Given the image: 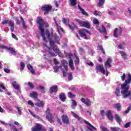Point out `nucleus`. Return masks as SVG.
<instances>
[{
  "label": "nucleus",
  "instance_id": "39",
  "mask_svg": "<svg viewBox=\"0 0 131 131\" xmlns=\"http://www.w3.org/2000/svg\"><path fill=\"white\" fill-rule=\"evenodd\" d=\"M57 28V31L58 32H63V29L61 28V26H59V24L56 25Z\"/></svg>",
  "mask_w": 131,
  "mask_h": 131
},
{
  "label": "nucleus",
  "instance_id": "32",
  "mask_svg": "<svg viewBox=\"0 0 131 131\" xmlns=\"http://www.w3.org/2000/svg\"><path fill=\"white\" fill-rule=\"evenodd\" d=\"M54 40L55 42H57V43L60 45V42H59V41H60V38H59V36L55 35Z\"/></svg>",
  "mask_w": 131,
  "mask_h": 131
},
{
  "label": "nucleus",
  "instance_id": "34",
  "mask_svg": "<svg viewBox=\"0 0 131 131\" xmlns=\"http://www.w3.org/2000/svg\"><path fill=\"white\" fill-rule=\"evenodd\" d=\"M102 30H100V32L101 33H107V31L106 30V28H105V27H104V25H102L101 26Z\"/></svg>",
  "mask_w": 131,
  "mask_h": 131
},
{
  "label": "nucleus",
  "instance_id": "9",
  "mask_svg": "<svg viewBox=\"0 0 131 131\" xmlns=\"http://www.w3.org/2000/svg\"><path fill=\"white\" fill-rule=\"evenodd\" d=\"M111 63H112V59L111 58H108L107 59L105 63V67L106 71V76H108V70H107V68H109L112 67Z\"/></svg>",
  "mask_w": 131,
  "mask_h": 131
},
{
  "label": "nucleus",
  "instance_id": "10",
  "mask_svg": "<svg viewBox=\"0 0 131 131\" xmlns=\"http://www.w3.org/2000/svg\"><path fill=\"white\" fill-rule=\"evenodd\" d=\"M85 33H89V34H90V31H88L86 29L79 30V34L81 35V37H84L85 39H88Z\"/></svg>",
  "mask_w": 131,
  "mask_h": 131
},
{
  "label": "nucleus",
  "instance_id": "28",
  "mask_svg": "<svg viewBox=\"0 0 131 131\" xmlns=\"http://www.w3.org/2000/svg\"><path fill=\"white\" fill-rule=\"evenodd\" d=\"M20 21L23 24V28H24V29H26V28H27V26H26V24H25V21H24V19H23L22 16H20Z\"/></svg>",
  "mask_w": 131,
  "mask_h": 131
},
{
  "label": "nucleus",
  "instance_id": "43",
  "mask_svg": "<svg viewBox=\"0 0 131 131\" xmlns=\"http://www.w3.org/2000/svg\"><path fill=\"white\" fill-rule=\"evenodd\" d=\"M20 67V71H23V70H24V68H25V64H24V62H21Z\"/></svg>",
  "mask_w": 131,
  "mask_h": 131
},
{
  "label": "nucleus",
  "instance_id": "20",
  "mask_svg": "<svg viewBox=\"0 0 131 131\" xmlns=\"http://www.w3.org/2000/svg\"><path fill=\"white\" fill-rule=\"evenodd\" d=\"M114 108L117 109V111H120L121 110V104L120 103H115L113 104Z\"/></svg>",
  "mask_w": 131,
  "mask_h": 131
},
{
  "label": "nucleus",
  "instance_id": "58",
  "mask_svg": "<svg viewBox=\"0 0 131 131\" xmlns=\"http://www.w3.org/2000/svg\"><path fill=\"white\" fill-rule=\"evenodd\" d=\"M69 80H72V73L69 74Z\"/></svg>",
  "mask_w": 131,
  "mask_h": 131
},
{
  "label": "nucleus",
  "instance_id": "42",
  "mask_svg": "<svg viewBox=\"0 0 131 131\" xmlns=\"http://www.w3.org/2000/svg\"><path fill=\"white\" fill-rule=\"evenodd\" d=\"M53 69L54 70V72H55V73H57V72H58V71H59V70L60 69V67L55 66L53 67Z\"/></svg>",
  "mask_w": 131,
  "mask_h": 131
},
{
  "label": "nucleus",
  "instance_id": "63",
  "mask_svg": "<svg viewBox=\"0 0 131 131\" xmlns=\"http://www.w3.org/2000/svg\"><path fill=\"white\" fill-rule=\"evenodd\" d=\"M53 20H54V22L55 23L56 26L58 25V21H57V17L54 18Z\"/></svg>",
  "mask_w": 131,
  "mask_h": 131
},
{
  "label": "nucleus",
  "instance_id": "16",
  "mask_svg": "<svg viewBox=\"0 0 131 131\" xmlns=\"http://www.w3.org/2000/svg\"><path fill=\"white\" fill-rule=\"evenodd\" d=\"M117 122L119 123V124H120L121 123V121H122V120L121 119V117L119 115H118L117 114H115L114 116Z\"/></svg>",
  "mask_w": 131,
  "mask_h": 131
},
{
  "label": "nucleus",
  "instance_id": "35",
  "mask_svg": "<svg viewBox=\"0 0 131 131\" xmlns=\"http://www.w3.org/2000/svg\"><path fill=\"white\" fill-rule=\"evenodd\" d=\"M71 114L74 116V117H75V118H76L77 119H78V120H80V119H81V118H79L78 115L75 114V113L73 112H71Z\"/></svg>",
  "mask_w": 131,
  "mask_h": 131
},
{
  "label": "nucleus",
  "instance_id": "64",
  "mask_svg": "<svg viewBox=\"0 0 131 131\" xmlns=\"http://www.w3.org/2000/svg\"><path fill=\"white\" fill-rule=\"evenodd\" d=\"M87 64L89 65V66H94V63L92 62H87Z\"/></svg>",
  "mask_w": 131,
  "mask_h": 131
},
{
  "label": "nucleus",
  "instance_id": "49",
  "mask_svg": "<svg viewBox=\"0 0 131 131\" xmlns=\"http://www.w3.org/2000/svg\"><path fill=\"white\" fill-rule=\"evenodd\" d=\"M77 105L76 101L75 100H72V107H75Z\"/></svg>",
  "mask_w": 131,
  "mask_h": 131
},
{
  "label": "nucleus",
  "instance_id": "7",
  "mask_svg": "<svg viewBox=\"0 0 131 131\" xmlns=\"http://www.w3.org/2000/svg\"><path fill=\"white\" fill-rule=\"evenodd\" d=\"M2 23V24H4V25L9 24V26H10L11 27L10 30L11 32H14V30L15 29V26L14 25V23L12 22L10 20H4Z\"/></svg>",
  "mask_w": 131,
  "mask_h": 131
},
{
  "label": "nucleus",
  "instance_id": "40",
  "mask_svg": "<svg viewBox=\"0 0 131 131\" xmlns=\"http://www.w3.org/2000/svg\"><path fill=\"white\" fill-rule=\"evenodd\" d=\"M111 130L112 131H119L120 130V129L116 127H111Z\"/></svg>",
  "mask_w": 131,
  "mask_h": 131
},
{
  "label": "nucleus",
  "instance_id": "31",
  "mask_svg": "<svg viewBox=\"0 0 131 131\" xmlns=\"http://www.w3.org/2000/svg\"><path fill=\"white\" fill-rule=\"evenodd\" d=\"M78 7L83 15H84L85 16H88V13H86V12L84 11V9H82L79 5H78Z\"/></svg>",
  "mask_w": 131,
  "mask_h": 131
},
{
  "label": "nucleus",
  "instance_id": "11",
  "mask_svg": "<svg viewBox=\"0 0 131 131\" xmlns=\"http://www.w3.org/2000/svg\"><path fill=\"white\" fill-rule=\"evenodd\" d=\"M121 32H122V28L121 27H119V28H116L114 31V37H118V34L121 35Z\"/></svg>",
  "mask_w": 131,
  "mask_h": 131
},
{
  "label": "nucleus",
  "instance_id": "26",
  "mask_svg": "<svg viewBox=\"0 0 131 131\" xmlns=\"http://www.w3.org/2000/svg\"><path fill=\"white\" fill-rule=\"evenodd\" d=\"M59 99L62 102H65V101H66V95H65L64 94H60L59 95Z\"/></svg>",
  "mask_w": 131,
  "mask_h": 131
},
{
  "label": "nucleus",
  "instance_id": "59",
  "mask_svg": "<svg viewBox=\"0 0 131 131\" xmlns=\"http://www.w3.org/2000/svg\"><path fill=\"white\" fill-rule=\"evenodd\" d=\"M100 114L102 117L105 116V112L103 110L100 111Z\"/></svg>",
  "mask_w": 131,
  "mask_h": 131
},
{
  "label": "nucleus",
  "instance_id": "2",
  "mask_svg": "<svg viewBox=\"0 0 131 131\" xmlns=\"http://www.w3.org/2000/svg\"><path fill=\"white\" fill-rule=\"evenodd\" d=\"M126 75H127V79L125 80V82L121 84V94L124 99L129 97V100H131V92L128 91L131 82V75L128 74Z\"/></svg>",
  "mask_w": 131,
  "mask_h": 131
},
{
  "label": "nucleus",
  "instance_id": "24",
  "mask_svg": "<svg viewBox=\"0 0 131 131\" xmlns=\"http://www.w3.org/2000/svg\"><path fill=\"white\" fill-rule=\"evenodd\" d=\"M27 68L28 70L30 71V72L32 73V74H34L35 73V71H34V70L33 69V68L32 67V66H31L30 64H28L27 65Z\"/></svg>",
  "mask_w": 131,
  "mask_h": 131
},
{
  "label": "nucleus",
  "instance_id": "33",
  "mask_svg": "<svg viewBox=\"0 0 131 131\" xmlns=\"http://www.w3.org/2000/svg\"><path fill=\"white\" fill-rule=\"evenodd\" d=\"M120 54H121V56L122 57L123 59H124V60L126 59L127 55H126V54H125V53H124L123 51H120Z\"/></svg>",
  "mask_w": 131,
  "mask_h": 131
},
{
  "label": "nucleus",
  "instance_id": "8",
  "mask_svg": "<svg viewBox=\"0 0 131 131\" xmlns=\"http://www.w3.org/2000/svg\"><path fill=\"white\" fill-rule=\"evenodd\" d=\"M52 7L51 5H45L42 6V11H45L44 15H48V14H49V12H50L51 10H52Z\"/></svg>",
  "mask_w": 131,
  "mask_h": 131
},
{
  "label": "nucleus",
  "instance_id": "25",
  "mask_svg": "<svg viewBox=\"0 0 131 131\" xmlns=\"http://www.w3.org/2000/svg\"><path fill=\"white\" fill-rule=\"evenodd\" d=\"M120 90H121V88L117 87L116 91H115V94L116 96L118 97H120Z\"/></svg>",
  "mask_w": 131,
  "mask_h": 131
},
{
  "label": "nucleus",
  "instance_id": "21",
  "mask_svg": "<svg viewBox=\"0 0 131 131\" xmlns=\"http://www.w3.org/2000/svg\"><path fill=\"white\" fill-rule=\"evenodd\" d=\"M30 97L33 99H37V97H38V93H37V92H33L32 93L30 94Z\"/></svg>",
  "mask_w": 131,
  "mask_h": 131
},
{
  "label": "nucleus",
  "instance_id": "30",
  "mask_svg": "<svg viewBox=\"0 0 131 131\" xmlns=\"http://www.w3.org/2000/svg\"><path fill=\"white\" fill-rule=\"evenodd\" d=\"M87 128L89 129V130H96V127H95L93 125L89 124L87 126Z\"/></svg>",
  "mask_w": 131,
  "mask_h": 131
},
{
  "label": "nucleus",
  "instance_id": "60",
  "mask_svg": "<svg viewBox=\"0 0 131 131\" xmlns=\"http://www.w3.org/2000/svg\"><path fill=\"white\" fill-rule=\"evenodd\" d=\"M53 60H54L55 65H58V64H59V62L58 61V60H57V59L54 58V59H53Z\"/></svg>",
  "mask_w": 131,
  "mask_h": 131
},
{
  "label": "nucleus",
  "instance_id": "61",
  "mask_svg": "<svg viewBox=\"0 0 131 131\" xmlns=\"http://www.w3.org/2000/svg\"><path fill=\"white\" fill-rule=\"evenodd\" d=\"M69 27H70V28H71V29L72 30H74L75 25H74V24H73L72 25H69Z\"/></svg>",
  "mask_w": 131,
  "mask_h": 131
},
{
  "label": "nucleus",
  "instance_id": "62",
  "mask_svg": "<svg viewBox=\"0 0 131 131\" xmlns=\"http://www.w3.org/2000/svg\"><path fill=\"white\" fill-rule=\"evenodd\" d=\"M11 34L13 38H14L15 39H16V40H18V38H17L15 34H14L13 33H12Z\"/></svg>",
  "mask_w": 131,
  "mask_h": 131
},
{
  "label": "nucleus",
  "instance_id": "47",
  "mask_svg": "<svg viewBox=\"0 0 131 131\" xmlns=\"http://www.w3.org/2000/svg\"><path fill=\"white\" fill-rule=\"evenodd\" d=\"M93 23L95 25H100V23L99 22V21H98V19H94L93 21Z\"/></svg>",
  "mask_w": 131,
  "mask_h": 131
},
{
  "label": "nucleus",
  "instance_id": "13",
  "mask_svg": "<svg viewBox=\"0 0 131 131\" xmlns=\"http://www.w3.org/2000/svg\"><path fill=\"white\" fill-rule=\"evenodd\" d=\"M10 81L12 83V86H13L15 90H17V91H19V90H20V86L18 83H17V82L16 81H14L13 79H11Z\"/></svg>",
  "mask_w": 131,
  "mask_h": 131
},
{
  "label": "nucleus",
  "instance_id": "48",
  "mask_svg": "<svg viewBox=\"0 0 131 131\" xmlns=\"http://www.w3.org/2000/svg\"><path fill=\"white\" fill-rule=\"evenodd\" d=\"M14 123V124H15V125H18V126L20 127L19 129H22V126L21 125V124H20V123H19V122L15 121Z\"/></svg>",
  "mask_w": 131,
  "mask_h": 131
},
{
  "label": "nucleus",
  "instance_id": "51",
  "mask_svg": "<svg viewBox=\"0 0 131 131\" xmlns=\"http://www.w3.org/2000/svg\"><path fill=\"white\" fill-rule=\"evenodd\" d=\"M38 89H39L40 90H42V93H46V90H45V87L42 86H39Z\"/></svg>",
  "mask_w": 131,
  "mask_h": 131
},
{
  "label": "nucleus",
  "instance_id": "52",
  "mask_svg": "<svg viewBox=\"0 0 131 131\" xmlns=\"http://www.w3.org/2000/svg\"><path fill=\"white\" fill-rule=\"evenodd\" d=\"M28 85L30 88V89H33V88H34V86L33 85V84H32V83H31L30 82H29L28 83Z\"/></svg>",
  "mask_w": 131,
  "mask_h": 131
},
{
  "label": "nucleus",
  "instance_id": "17",
  "mask_svg": "<svg viewBox=\"0 0 131 131\" xmlns=\"http://www.w3.org/2000/svg\"><path fill=\"white\" fill-rule=\"evenodd\" d=\"M106 115L108 119L113 120V116H112V112L111 111H108L106 113Z\"/></svg>",
  "mask_w": 131,
  "mask_h": 131
},
{
  "label": "nucleus",
  "instance_id": "14",
  "mask_svg": "<svg viewBox=\"0 0 131 131\" xmlns=\"http://www.w3.org/2000/svg\"><path fill=\"white\" fill-rule=\"evenodd\" d=\"M32 131H41L42 129V125L40 124H36L35 127L31 128Z\"/></svg>",
  "mask_w": 131,
  "mask_h": 131
},
{
  "label": "nucleus",
  "instance_id": "15",
  "mask_svg": "<svg viewBox=\"0 0 131 131\" xmlns=\"http://www.w3.org/2000/svg\"><path fill=\"white\" fill-rule=\"evenodd\" d=\"M81 102L85 104L86 106H91V101L88 99L81 98Z\"/></svg>",
  "mask_w": 131,
  "mask_h": 131
},
{
  "label": "nucleus",
  "instance_id": "4",
  "mask_svg": "<svg viewBox=\"0 0 131 131\" xmlns=\"http://www.w3.org/2000/svg\"><path fill=\"white\" fill-rule=\"evenodd\" d=\"M61 64L64 69L61 68V71L63 73V76H67V72L68 71V62L65 59H63L61 61Z\"/></svg>",
  "mask_w": 131,
  "mask_h": 131
},
{
  "label": "nucleus",
  "instance_id": "1",
  "mask_svg": "<svg viewBox=\"0 0 131 131\" xmlns=\"http://www.w3.org/2000/svg\"><path fill=\"white\" fill-rule=\"evenodd\" d=\"M46 34L47 35V37L48 39H50V48H49V55L50 56H57V54H58L59 57L60 58H63V54H61V52L60 50L58 49H57V47L55 46V42L53 40H52V38H53V33H50V31L48 30H46ZM55 52L54 53L52 52Z\"/></svg>",
  "mask_w": 131,
  "mask_h": 131
},
{
  "label": "nucleus",
  "instance_id": "56",
  "mask_svg": "<svg viewBox=\"0 0 131 131\" xmlns=\"http://www.w3.org/2000/svg\"><path fill=\"white\" fill-rule=\"evenodd\" d=\"M0 88L3 89V90H6V87L5 86V85L3 83H0Z\"/></svg>",
  "mask_w": 131,
  "mask_h": 131
},
{
  "label": "nucleus",
  "instance_id": "18",
  "mask_svg": "<svg viewBox=\"0 0 131 131\" xmlns=\"http://www.w3.org/2000/svg\"><path fill=\"white\" fill-rule=\"evenodd\" d=\"M58 91V87L57 85H54L52 87L50 88V93L53 94V93H56Z\"/></svg>",
  "mask_w": 131,
  "mask_h": 131
},
{
  "label": "nucleus",
  "instance_id": "38",
  "mask_svg": "<svg viewBox=\"0 0 131 131\" xmlns=\"http://www.w3.org/2000/svg\"><path fill=\"white\" fill-rule=\"evenodd\" d=\"M105 0H99V3L98 4V7H102L104 5Z\"/></svg>",
  "mask_w": 131,
  "mask_h": 131
},
{
  "label": "nucleus",
  "instance_id": "57",
  "mask_svg": "<svg viewBox=\"0 0 131 131\" xmlns=\"http://www.w3.org/2000/svg\"><path fill=\"white\" fill-rule=\"evenodd\" d=\"M8 47H9L8 46H4L3 45H0V49H5L8 50Z\"/></svg>",
  "mask_w": 131,
  "mask_h": 131
},
{
  "label": "nucleus",
  "instance_id": "29",
  "mask_svg": "<svg viewBox=\"0 0 131 131\" xmlns=\"http://www.w3.org/2000/svg\"><path fill=\"white\" fill-rule=\"evenodd\" d=\"M9 126L10 127V129H15V128H16V127H15V125L14 124L11 123L6 124V127L8 128Z\"/></svg>",
  "mask_w": 131,
  "mask_h": 131
},
{
  "label": "nucleus",
  "instance_id": "5",
  "mask_svg": "<svg viewBox=\"0 0 131 131\" xmlns=\"http://www.w3.org/2000/svg\"><path fill=\"white\" fill-rule=\"evenodd\" d=\"M52 110L50 108H47L46 113V118L48 119V121L50 123H53L54 122V117L52 115Z\"/></svg>",
  "mask_w": 131,
  "mask_h": 131
},
{
  "label": "nucleus",
  "instance_id": "22",
  "mask_svg": "<svg viewBox=\"0 0 131 131\" xmlns=\"http://www.w3.org/2000/svg\"><path fill=\"white\" fill-rule=\"evenodd\" d=\"M7 51H10L11 54L14 55V56H16V55H17V53H16V51H15V49L12 47H8V48H7Z\"/></svg>",
  "mask_w": 131,
  "mask_h": 131
},
{
  "label": "nucleus",
  "instance_id": "27",
  "mask_svg": "<svg viewBox=\"0 0 131 131\" xmlns=\"http://www.w3.org/2000/svg\"><path fill=\"white\" fill-rule=\"evenodd\" d=\"M69 66L72 70H74V66H73V61L70 59L69 63Z\"/></svg>",
  "mask_w": 131,
  "mask_h": 131
},
{
  "label": "nucleus",
  "instance_id": "12",
  "mask_svg": "<svg viewBox=\"0 0 131 131\" xmlns=\"http://www.w3.org/2000/svg\"><path fill=\"white\" fill-rule=\"evenodd\" d=\"M95 69L96 71H99V72H101L102 74H105V73H106L105 68H104V67H103V65L102 64L97 65Z\"/></svg>",
  "mask_w": 131,
  "mask_h": 131
},
{
  "label": "nucleus",
  "instance_id": "53",
  "mask_svg": "<svg viewBox=\"0 0 131 131\" xmlns=\"http://www.w3.org/2000/svg\"><path fill=\"white\" fill-rule=\"evenodd\" d=\"M130 123L131 122H127L126 123L125 125H124V127L125 128H127V127H129V126H130Z\"/></svg>",
  "mask_w": 131,
  "mask_h": 131
},
{
  "label": "nucleus",
  "instance_id": "41",
  "mask_svg": "<svg viewBox=\"0 0 131 131\" xmlns=\"http://www.w3.org/2000/svg\"><path fill=\"white\" fill-rule=\"evenodd\" d=\"M76 57V60L75 61V63L76 65H78L79 64V57L78 56L75 55Z\"/></svg>",
  "mask_w": 131,
  "mask_h": 131
},
{
  "label": "nucleus",
  "instance_id": "3",
  "mask_svg": "<svg viewBox=\"0 0 131 131\" xmlns=\"http://www.w3.org/2000/svg\"><path fill=\"white\" fill-rule=\"evenodd\" d=\"M37 22L38 24H39V29L40 30L41 35L43 40H46V36H45V29H43V27H48L49 24L47 23H45L43 19H42L40 17H37Z\"/></svg>",
  "mask_w": 131,
  "mask_h": 131
},
{
  "label": "nucleus",
  "instance_id": "37",
  "mask_svg": "<svg viewBox=\"0 0 131 131\" xmlns=\"http://www.w3.org/2000/svg\"><path fill=\"white\" fill-rule=\"evenodd\" d=\"M70 1L72 6L73 7H75V6H76V4L77 3L76 0H70Z\"/></svg>",
  "mask_w": 131,
  "mask_h": 131
},
{
  "label": "nucleus",
  "instance_id": "44",
  "mask_svg": "<svg viewBox=\"0 0 131 131\" xmlns=\"http://www.w3.org/2000/svg\"><path fill=\"white\" fill-rule=\"evenodd\" d=\"M130 110H131V104H129L127 110L124 112V114H127V113L129 112Z\"/></svg>",
  "mask_w": 131,
  "mask_h": 131
},
{
  "label": "nucleus",
  "instance_id": "19",
  "mask_svg": "<svg viewBox=\"0 0 131 131\" xmlns=\"http://www.w3.org/2000/svg\"><path fill=\"white\" fill-rule=\"evenodd\" d=\"M61 118L63 123H66L67 124V123L69 122V119H68L67 116L62 115Z\"/></svg>",
  "mask_w": 131,
  "mask_h": 131
},
{
  "label": "nucleus",
  "instance_id": "6",
  "mask_svg": "<svg viewBox=\"0 0 131 131\" xmlns=\"http://www.w3.org/2000/svg\"><path fill=\"white\" fill-rule=\"evenodd\" d=\"M77 22L78 23L79 25L81 27H85V28H88L90 29L91 28V24L89 23L88 21H83L80 20L79 19H76Z\"/></svg>",
  "mask_w": 131,
  "mask_h": 131
},
{
  "label": "nucleus",
  "instance_id": "55",
  "mask_svg": "<svg viewBox=\"0 0 131 131\" xmlns=\"http://www.w3.org/2000/svg\"><path fill=\"white\" fill-rule=\"evenodd\" d=\"M118 49H120V50H123L124 49V46H123V45L120 44L118 46Z\"/></svg>",
  "mask_w": 131,
  "mask_h": 131
},
{
  "label": "nucleus",
  "instance_id": "54",
  "mask_svg": "<svg viewBox=\"0 0 131 131\" xmlns=\"http://www.w3.org/2000/svg\"><path fill=\"white\" fill-rule=\"evenodd\" d=\"M28 111L30 112V114L33 117H36V115L34 114L32 111H30V110H28Z\"/></svg>",
  "mask_w": 131,
  "mask_h": 131
},
{
  "label": "nucleus",
  "instance_id": "46",
  "mask_svg": "<svg viewBox=\"0 0 131 131\" xmlns=\"http://www.w3.org/2000/svg\"><path fill=\"white\" fill-rule=\"evenodd\" d=\"M121 80L122 81H124V80H125V78H126V75L125 74V73H123V75L121 76Z\"/></svg>",
  "mask_w": 131,
  "mask_h": 131
},
{
  "label": "nucleus",
  "instance_id": "50",
  "mask_svg": "<svg viewBox=\"0 0 131 131\" xmlns=\"http://www.w3.org/2000/svg\"><path fill=\"white\" fill-rule=\"evenodd\" d=\"M28 103L29 104V105H30V106H31V107L34 106V103H33V102L32 101H31V100H29L28 101Z\"/></svg>",
  "mask_w": 131,
  "mask_h": 131
},
{
  "label": "nucleus",
  "instance_id": "45",
  "mask_svg": "<svg viewBox=\"0 0 131 131\" xmlns=\"http://www.w3.org/2000/svg\"><path fill=\"white\" fill-rule=\"evenodd\" d=\"M68 96L70 98H75V95L74 94H72V92H69V93H68Z\"/></svg>",
  "mask_w": 131,
  "mask_h": 131
},
{
  "label": "nucleus",
  "instance_id": "23",
  "mask_svg": "<svg viewBox=\"0 0 131 131\" xmlns=\"http://www.w3.org/2000/svg\"><path fill=\"white\" fill-rule=\"evenodd\" d=\"M35 105L37 107H40L41 108H42V107H43V102L38 100L37 102L35 103Z\"/></svg>",
  "mask_w": 131,
  "mask_h": 131
},
{
  "label": "nucleus",
  "instance_id": "36",
  "mask_svg": "<svg viewBox=\"0 0 131 131\" xmlns=\"http://www.w3.org/2000/svg\"><path fill=\"white\" fill-rule=\"evenodd\" d=\"M16 108L17 110V112H18V114L19 115H21V114H22V107L17 106V107H16Z\"/></svg>",
  "mask_w": 131,
  "mask_h": 131
}]
</instances>
